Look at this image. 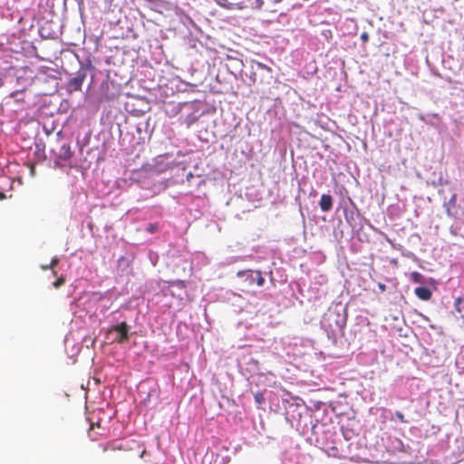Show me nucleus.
<instances>
[{
  "mask_svg": "<svg viewBox=\"0 0 464 464\" xmlns=\"http://www.w3.org/2000/svg\"><path fill=\"white\" fill-rule=\"evenodd\" d=\"M237 276L245 277V282L248 285H252L256 283L258 286H262L265 284V278L259 270L238 271Z\"/></svg>",
  "mask_w": 464,
  "mask_h": 464,
  "instance_id": "4",
  "label": "nucleus"
},
{
  "mask_svg": "<svg viewBox=\"0 0 464 464\" xmlns=\"http://www.w3.org/2000/svg\"><path fill=\"white\" fill-rule=\"evenodd\" d=\"M5 198V195L3 192H0V198Z\"/></svg>",
  "mask_w": 464,
  "mask_h": 464,
  "instance_id": "22",
  "label": "nucleus"
},
{
  "mask_svg": "<svg viewBox=\"0 0 464 464\" xmlns=\"http://www.w3.org/2000/svg\"><path fill=\"white\" fill-rule=\"evenodd\" d=\"M100 448L104 453L121 452L108 457L109 460L114 464H127L132 459L130 450H127L121 443H119L116 440H109L105 443H102L100 444Z\"/></svg>",
  "mask_w": 464,
  "mask_h": 464,
  "instance_id": "1",
  "label": "nucleus"
},
{
  "mask_svg": "<svg viewBox=\"0 0 464 464\" xmlns=\"http://www.w3.org/2000/svg\"><path fill=\"white\" fill-rule=\"evenodd\" d=\"M169 286H178L179 288H186V282L183 280H175L169 283Z\"/></svg>",
  "mask_w": 464,
  "mask_h": 464,
  "instance_id": "11",
  "label": "nucleus"
},
{
  "mask_svg": "<svg viewBox=\"0 0 464 464\" xmlns=\"http://www.w3.org/2000/svg\"><path fill=\"white\" fill-rule=\"evenodd\" d=\"M144 452H145V450L142 451V453L140 455V458H142Z\"/></svg>",
  "mask_w": 464,
  "mask_h": 464,
  "instance_id": "23",
  "label": "nucleus"
},
{
  "mask_svg": "<svg viewBox=\"0 0 464 464\" xmlns=\"http://www.w3.org/2000/svg\"><path fill=\"white\" fill-rule=\"evenodd\" d=\"M88 66H81L76 75L70 79L67 82L66 89L69 92H78L82 90V83L87 76Z\"/></svg>",
  "mask_w": 464,
  "mask_h": 464,
  "instance_id": "3",
  "label": "nucleus"
},
{
  "mask_svg": "<svg viewBox=\"0 0 464 464\" xmlns=\"http://www.w3.org/2000/svg\"><path fill=\"white\" fill-rule=\"evenodd\" d=\"M414 293L418 298L423 301L430 300L432 295L430 289L425 286H420L415 288Z\"/></svg>",
  "mask_w": 464,
  "mask_h": 464,
  "instance_id": "8",
  "label": "nucleus"
},
{
  "mask_svg": "<svg viewBox=\"0 0 464 464\" xmlns=\"http://www.w3.org/2000/svg\"><path fill=\"white\" fill-rule=\"evenodd\" d=\"M319 205L323 212H328L333 208V198L329 194H323L321 196Z\"/></svg>",
  "mask_w": 464,
  "mask_h": 464,
  "instance_id": "7",
  "label": "nucleus"
},
{
  "mask_svg": "<svg viewBox=\"0 0 464 464\" xmlns=\"http://www.w3.org/2000/svg\"><path fill=\"white\" fill-rule=\"evenodd\" d=\"M111 331H115L119 334L117 342L123 343L129 339V326L126 322H122L112 327Z\"/></svg>",
  "mask_w": 464,
  "mask_h": 464,
  "instance_id": "5",
  "label": "nucleus"
},
{
  "mask_svg": "<svg viewBox=\"0 0 464 464\" xmlns=\"http://www.w3.org/2000/svg\"><path fill=\"white\" fill-rule=\"evenodd\" d=\"M275 2H280L281 0H274Z\"/></svg>",
  "mask_w": 464,
  "mask_h": 464,
  "instance_id": "24",
  "label": "nucleus"
},
{
  "mask_svg": "<svg viewBox=\"0 0 464 464\" xmlns=\"http://www.w3.org/2000/svg\"><path fill=\"white\" fill-rule=\"evenodd\" d=\"M54 164L58 167H63L71 160L73 156V151L72 150L70 144L63 143L54 150Z\"/></svg>",
  "mask_w": 464,
  "mask_h": 464,
  "instance_id": "2",
  "label": "nucleus"
},
{
  "mask_svg": "<svg viewBox=\"0 0 464 464\" xmlns=\"http://www.w3.org/2000/svg\"><path fill=\"white\" fill-rule=\"evenodd\" d=\"M159 227H158V224L156 223H153V224H150L147 227H146V231L149 232V233H154L158 230Z\"/></svg>",
  "mask_w": 464,
  "mask_h": 464,
  "instance_id": "15",
  "label": "nucleus"
},
{
  "mask_svg": "<svg viewBox=\"0 0 464 464\" xmlns=\"http://www.w3.org/2000/svg\"><path fill=\"white\" fill-rule=\"evenodd\" d=\"M216 2H217L219 5H225L226 4L229 3V0H216Z\"/></svg>",
  "mask_w": 464,
  "mask_h": 464,
  "instance_id": "19",
  "label": "nucleus"
},
{
  "mask_svg": "<svg viewBox=\"0 0 464 464\" xmlns=\"http://www.w3.org/2000/svg\"><path fill=\"white\" fill-rule=\"evenodd\" d=\"M199 115L196 112L190 113L185 117L183 123L186 124L187 128H190L195 122L198 121Z\"/></svg>",
  "mask_w": 464,
  "mask_h": 464,
  "instance_id": "9",
  "label": "nucleus"
},
{
  "mask_svg": "<svg viewBox=\"0 0 464 464\" xmlns=\"http://www.w3.org/2000/svg\"><path fill=\"white\" fill-rule=\"evenodd\" d=\"M264 5L263 0H244L237 4L238 9L251 8V9H261Z\"/></svg>",
  "mask_w": 464,
  "mask_h": 464,
  "instance_id": "6",
  "label": "nucleus"
},
{
  "mask_svg": "<svg viewBox=\"0 0 464 464\" xmlns=\"http://www.w3.org/2000/svg\"><path fill=\"white\" fill-rule=\"evenodd\" d=\"M41 268H42L43 270H48V269H51V266H49V264H47V265H42V266H41Z\"/></svg>",
  "mask_w": 464,
  "mask_h": 464,
  "instance_id": "21",
  "label": "nucleus"
},
{
  "mask_svg": "<svg viewBox=\"0 0 464 464\" xmlns=\"http://www.w3.org/2000/svg\"><path fill=\"white\" fill-rule=\"evenodd\" d=\"M411 278L414 283L421 284L423 283V276L419 272H412L411 274Z\"/></svg>",
  "mask_w": 464,
  "mask_h": 464,
  "instance_id": "10",
  "label": "nucleus"
},
{
  "mask_svg": "<svg viewBox=\"0 0 464 464\" xmlns=\"http://www.w3.org/2000/svg\"><path fill=\"white\" fill-rule=\"evenodd\" d=\"M65 283V277L63 276H61L60 277L57 278L56 281H54L53 283V285L54 288H59L61 287L63 284Z\"/></svg>",
  "mask_w": 464,
  "mask_h": 464,
  "instance_id": "12",
  "label": "nucleus"
},
{
  "mask_svg": "<svg viewBox=\"0 0 464 464\" xmlns=\"http://www.w3.org/2000/svg\"><path fill=\"white\" fill-rule=\"evenodd\" d=\"M360 38H361V40L363 43H367L369 41V34H368V33H366V32L362 33Z\"/></svg>",
  "mask_w": 464,
  "mask_h": 464,
  "instance_id": "18",
  "label": "nucleus"
},
{
  "mask_svg": "<svg viewBox=\"0 0 464 464\" xmlns=\"http://www.w3.org/2000/svg\"><path fill=\"white\" fill-rule=\"evenodd\" d=\"M461 303H462V298L461 297H458L456 300H455V309L458 313H461Z\"/></svg>",
  "mask_w": 464,
  "mask_h": 464,
  "instance_id": "17",
  "label": "nucleus"
},
{
  "mask_svg": "<svg viewBox=\"0 0 464 464\" xmlns=\"http://www.w3.org/2000/svg\"><path fill=\"white\" fill-rule=\"evenodd\" d=\"M255 401L256 403L258 404H262L265 402V397H264V394L262 392H256L255 394Z\"/></svg>",
  "mask_w": 464,
  "mask_h": 464,
  "instance_id": "14",
  "label": "nucleus"
},
{
  "mask_svg": "<svg viewBox=\"0 0 464 464\" xmlns=\"http://www.w3.org/2000/svg\"><path fill=\"white\" fill-rule=\"evenodd\" d=\"M378 287L382 292H384L386 290V285L384 284L380 283L378 285Z\"/></svg>",
  "mask_w": 464,
  "mask_h": 464,
  "instance_id": "20",
  "label": "nucleus"
},
{
  "mask_svg": "<svg viewBox=\"0 0 464 464\" xmlns=\"http://www.w3.org/2000/svg\"><path fill=\"white\" fill-rule=\"evenodd\" d=\"M395 417L396 419L401 422V423H405L407 422V420H405L404 418V415L402 414V412L397 411H395Z\"/></svg>",
  "mask_w": 464,
  "mask_h": 464,
  "instance_id": "16",
  "label": "nucleus"
},
{
  "mask_svg": "<svg viewBox=\"0 0 464 464\" xmlns=\"http://www.w3.org/2000/svg\"><path fill=\"white\" fill-rule=\"evenodd\" d=\"M59 264V258L53 257L52 261L49 264V266H51V269L53 270V276H57V272L54 270V267Z\"/></svg>",
  "mask_w": 464,
  "mask_h": 464,
  "instance_id": "13",
  "label": "nucleus"
}]
</instances>
